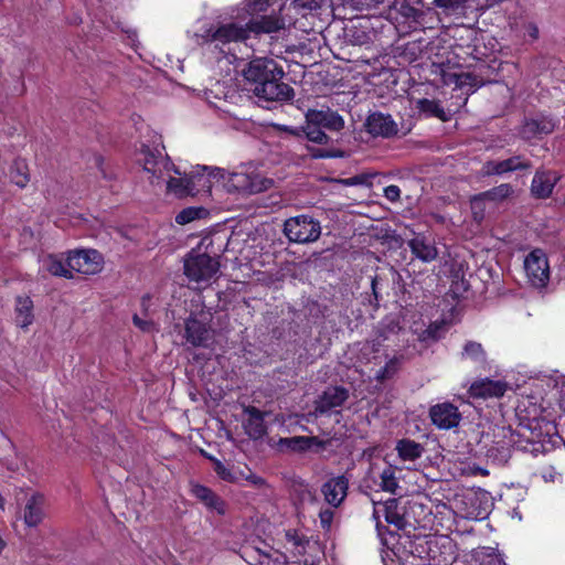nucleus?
Here are the masks:
<instances>
[{
    "label": "nucleus",
    "mask_w": 565,
    "mask_h": 565,
    "mask_svg": "<svg viewBox=\"0 0 565 565\" xmlns=\"http://www.w3.org/2000/svg\"><path fill=\"white\" fill-rule=\"evenodd\" d=\"M248 90L265 102H289L294 98V88L285 83V71L280 64L269 57L253 58L243 70Z\"/></svg>",
    "instance_id": "obj_1"
},
{
    "label": "nucleus",
    "mask_w": 565,
    "mask_h": 565,
    "mask_svg": "<svg viewBox=\"0 0 565 565\" xmlns=\"http://www.w3.org/2000/svg\"><path fill=\"white\" fill-rule=\"evenodd\" d=\"M407 330L401 324L395 317H384L375 327L372 337L373 353L381 350L398 353L406 340Z\"/></svg>",
    "instance_id": "obj_2"
},
{
    "label": "nucleus",
    "mask_w": 565,
    "mask_h": 565,
    "mask_svg": "<svg viewBox=\"0 0 565 565\" xmlns=\"http://www.w3.org/2000/svg\"><path fill=\"white\" fill-rule=\"evenodd\" d=\"M220 262L207 253H200L191 249L184 257L183 270L190 281L207 282L216 276L220 270Z\"/></svg>",
    "instance_id": "obj_3"
},
{
    "label": "nucleus",
    "mask_w": 565,
    "mask_h": 565,
    "mask_svg": "<svg viewBox=\"0 0 565 565\" xmlns=\"http://www.w3.org/2000/svg\"><path fill=\"white\" fill-rule=\"evenodd\" d=\"M284 234L291 243L316 242L321 235L320 222L303 214L289 217L284 223Z\"/></svg>",
    "instance_id": "obj_4"
},
{
    "label": "nucleus",
    "mask_w": 565,
    "mask_h": 565,
    "mask_svg": "<svg viewBox=\"0 0 565 565\" xmlns=\"http://www.w3.org/2000/svg\"><path fill=\"white\" fill-rule=\"evenodd\" d=\"M441 83L446 86L454 85V90L459 92L462 102L459 106H465L468 97L482 87L487 81L475 72H451L441 70Z\"/></svg>",
    "instance_id": "obj_5"
},
{
    "label": "nucleus",
    "mask_w": 565,
    "mask_h": 565,
    "mask_svg": "<svg viewBox=\"0 0 565 565\" xmlns=\"http://www.w3.org/2000/svg\"><path fill=\"white\" fill-rule=\"evenodd\" d=\"M67 266L72 273L96 275L104 268V256L96 249L71 250L67 254Z\"/></svg>",
    "instance_id": "obj_6"
},
{
    "label": "nucleus",
    "mask_w": 565,
    "mask_h": 565,
    "mask_svg": "<svg viewBox=\"0 0 565 565\" xmlns=\"http://www.w3.org/2000/svg\"><path fill=\"white\" fill-rule=\"evenodd\" d=\"M164 148H150L142 145L141 154L143 156V169L152 175V178L160 180L163 178L164 172L173 171L175 174L181 175L180 169L171 161L168 154H163Z\"/></svg>",
    "instance_id": "obj_7"
},
{
    "label": "nucleus",
    "mask_w": 565,
    "mask_h": 565,
    "mask_svg": "<svg viewBox=\"0 0 565 565\" xmlns=\"http://www.w3.org/2000/svg\"><path fill=\"white\" fill-rule=\"evenodd\" d=\"M524 269L531 284L535 287H545L550 279V266L546 254L535 248L525 257Z\"/></svg>",
    "instance_id": "obj_8"
},
{
    "label": "nucleus",
    "mask_w": 565,
    "mask_h": 565,
    "mask_svg": "<svg viewBox=\"0 0 565 565\" xmlns=\"http://www.w3.org/2000/svg\"><path fill=\"white\" fill-rule=\"evenodd\" d=\"M555 127L556 121L551 115L539 113L524 118L519 134L523 140L542 139L544 136L551 135Z\"/></svg>",
    "instance_id": "obj_9"
},
{
    "label": "nucleus",
    "mask_w": 565,
    "mask_h": 565,
    "mask_svg": "<svg viewBox=\"0 0 565 565\" xmlns=\"http://www.w3.org/2000/svg\"><path fill=\"white\" fill-rule=\"evenodd\" d=\"M265 182L266 180L255 171L248 172L247 169L243 168L241 171L230 174L227 186L230 191L253 194L266 190Z\"/></svg>",
    "instance_id": "obj_10"
},
{
    "label": "nucleus",
    "mask_w": 565,
    "mask_h": 565,
    "mask_svg": "<svg viewBox=\"0 0 565 565\" xmlns=\"http://www.w3.org/2000/svg\"><path fill=\"white\" fill-rule=\"evenodd\" d=\"M532 162L523 156H512L504 160H488L482 164L484 177L503 175L510 172L530 170Z\"/></svg>",
    "instance_id": "obj_11"
},
{
    "label": "nucleus",
    "mask_w": 565,
    "mask_h": 565,
    "mask_svg": "<svg viewBox=\"0 0 565 565\" xmlns=\"http://www.w3.org/2000/svg\"><path fill=\"white\" fill-rule=\"evenodd\" d=\"M366 132L373 137L392 138L397 135L398 126L390 114L371 113L364 122Z\"/></svg>",
    "instance_id": "obj_12"
},
{
    "label": "nucleus",
    "mask_w": 565,
    "mask_h": 565,
    "mask_svg": "<svg viewBox=\"0 0 565 565\" xmlns=\"http://www.w3.org/2000/svg\"><path fill=\"white\" fill-rule=\"evenodd\" d=\"M184 338L194 348H206L212 340V330L209 324L190 316L184 322Z\"/></svg>",
    "instance_id": "obj_13"
},
{
    "label": "nucleus",
    "mask_w": 565,
    "mask_h": 565,
    "mask_svg": "<svg viewBox=\"0 0 565 565\" xmlns=\"http://www.w3.org/2000/svg\"><path fill=\"white\" fill-rule=\"evenodd\" d=\"M559 181V175L550 170H537L531 182V195L537 200L548 199Z\"/></svg>",
    "instance_id": "obj_14"
},
{
    "label": "nucleus",
    "mask_w": 565,
    "mask_h": 565,
    "mask_svg": "<svg viewBox=\"0 0 565 565\" xmlns=\"http://www.w3.org/2000/svg\"><path fill=\"white\" fill-rule=\"evenodd\" d=\"M207 35L212 42L222 45L232 42H244L248 39L246 24L239 25L235 22L221 24L215 30H209Z\"/></svg>",
    "instance_id": "obj_15"
},
{
    "label": "nucleus",
    "mask_w": 565,
    "mask_h": 565,
    "mask_svg": "<svg viewBox=\"0 0 565 565\" xmlns=\"http://www.w3.org/2000/svg\"><path fill=\"white\" fill-rule=\"evenodd\" d=\"M306 119L309 124L321 126L331 131H340L344 128L343 117L329 107L322 109H309L306 113Z\"/></svg>",
    "instance_id": "obj_16"
},
{
    "label": "nucleus",
    "mask_w": 565,
    "mask_h": 565,
    "mask_svg": "<svg viewBox=\"0 0 565 565\" xmlns=\"http://www.w3.org/2000/svg\"><path fill=\"white\" fill-rule=\"evenodd\" d=\"M508 390V384L501 380L482 379L473 382L469 387V395L473 398H500Z\"/></svg>",
    "instance_id": "obj_17"
},
{
    "label": "nucleus",
    "mask_w": 565,
    "mask_h": 565,
    "mask_svg": "<svg viewBox=\"0 0 565 565\" xmlns=\"http://www.w3.org/2000/svg\"><path fill=\"white\" fill-rule=\"evenodd\" d=\"M349 398V391L342 386L328 387L316 401L313 415L326 414L340 407Z\"/></svg>",
    "instance_id": "obj_18"
},
{
    "label": "nucleus",
    "mask_w": 565,
    "mask_h": 565,
    "mask_svg": "<svg viewBox=\"0 0 565 565\" xmlns=\"http://www.w3.org/2000/svg\"><path fill=\"white\" fill-rule=\"evenodd\" d=\"M431 422L440 429H450L459 425L461 415L458 408L450 403H441L429 411Z\"/></svg>",
    "instance_id": "obj_19"
},
{
    "label": "nucleus",
    "mask_w": 565,
    "mask_h": 565,
    "mask_svg": "<svg viewBox=\"0 0 565 565\" xmlns=\"http://www.w3.org/2000/svg\"><path fill=\"white\" fill-rule=\"evenodd\" d=\"M285 20L277 14H262L252 18L246 23L248 36L253 33L255 35L269 34L285 29Z\"/></svg>",
    "instance_id": "obj_20"
},
{
    "label": "nucleus",
    "mask_w": 565,
    "mask_h": 565,
    "mask_svg": "<svg viewBox=\"0 0 565 565\" xmlns=\"http://www.w3.org/2000/svg\"><path fill=\"white\" fill-rule=\"evenodd\" d=\"M349 480L338 476L326 481L321 487L324 500L332 507H339L348 494Z\"/></svg>",
    "instance_id": "obj_21"
},
{
    "label": "nucleus",
    "mask_w": 565,
    "mask_h": 565,
    "mask_svg": "<svg viewBox=\"0 0 565 565\" xmlns=\"http://www.w3.org/2000/svg\"><path fill=\"white\" fill-rule=\"evenodd\" d=\"M412 254L424 263H430L438 257V250L434 239L425 234H416L407 242Z\"/></svg>",
    "instance_id": "obj_22"
},
{
    "label": "nucleus",
    "mask_w": 565,
    "mask_h": 565,
    "mask_svg": "<svg viewBox=\"0 0 565 565\" xmlns=\"http://www.w3.org/2000/svg\"><path fill=\"white\" fill-rule=\"evenodd\" d=\"M221 169H212L206 166H198L195 170L188 175L191 182L194 195L201 191H211L213 179L217 178Z\"/></svg>",
    "instance_id": "obj_23"
},
{
    "label": "nucleus",
    "mask_w": 565,
    "mask_h": 565,
    "mask_svg": "<svg viewBox=\"0 0 565 565\" xmlns=\"http://www.w3.org/2000/svg\"><path fill=\"white\" fill-rule=\"evenodd\" d=\"M45 498L43 494H32L23 510V521L26 526L35 527L44 519Z\"/></svg>",
    "instance_id": "obj_24"
},
{
    "label": "nucleus",
    "mask_w": 565,
    "mask_h": 565,
    "mask_svg": "<svg viewBox=\"0 0 565 565\" xmlns=\"http://www.w3.org/2000/svg\"><path fill=\"white\" fill-rule=\"evenodd\" d=\"M244 412L247 414V419L244 422L246 434L253 439H259L267 433L265 424V416L267 413L260 412L254 406L245 407Z\"/></svg>",
    "instance_id": "obj_25"
},
{
    "label": "nucleus",
    "mask_w": 565,
    "mask_h": 565,
    "mask_svg": "<svg viewBox=\"0 0 565 565\" xmlns=\"http://www.w3.org/2000/svg\"><path fill=\"white\" fill-rule=\"evenodd\" d=\"M192 494L200 500L209 510L223 515L226 512V503L210 488L194 483L191 487Z\"/></svg>",
    "instance_id": "obj_26"
},
{
    "label": "nucleus",
    "mask_w": 565,
    "mask_h": 565,
    "mask_svg": "<svg viewBox=\"0 0 565 565\" xmlns=\"http://www.w3.org/2000/svg\"><path fill=\"white\" fill-rule=\"evenodd\" d=\"M33 300L29 296H18L15 298V323L25 329L33 323Z\"/></svg>",
    "instance_id": "obj_27"
},
{
    "label": "nucleus",
    "mask_w": 565,
    "mask_h": 565,
    "mask_svg": "<svg viewBox=\"0 0 565 565\" xmlns=\"http://www.w3.org/2000/svg\"><path fill=\"white\" fill-rule=\"evenodd\" d=\"M374 512L373 516L377 520L379 519V507L382 508L384 512V516L387 523L395 525L398 529H402L405 525V520L403 515L398 512L397 505L398 501L396 499H388L384 503H376L374 502Z\"/></svg>",
    "instance_id": "obj_28"
},
{
    "label": "nucleus",
    "mask_w": 565,
    "mask_h": 565,
    "mask_svg": "<svg viewBox=\"0 0 565 565\" xmlns=\"http://www.w3.org/2000/svg\"><path fill=\"white\" fill-rule=\"evenodd\" d=\"M280 444L287 446L294 451H306L313 447L326 448L328 441L321 440L315 436H296L291 438H284Z\"/></svg>",
    "instance_id": "obj_29"
},
{
    "label": "nucleus",
    "mask_w": 565,
    "mask_h": 565,
    "mask_svg": "<svg viewBox=\"0 0 565 565\" xmlns=\"http://www.w3.org/2000/svg\"><path fill=\"white\" fill-rule=\"evenodd\" d=\"M395 450L402 460L414 461L423 456L425 448L415 440L403 438L397 441Z\"/></svg>",
    "instance_id": "obj_30"
},
{
    "label": "nucleus",
    "mask_w": 565,
    "mask_h": 565,
    "mask_svg": "<svg viewBox=\"0 0 565 565\" xmlns=\"http://www.w3.org/2000/svg\"><path fill=\"white\" fill-rule=\"evenodd\" d=\"M417 109L427 117H435L443 121H447L449 116L440 105L439 100L420 98L417 100Z\"/></svg>",
    "instance_id": "obj_31"
},
{
    "label": "nucleus",
    "mask_w": 565,
    "mask_h": 565,
    "mask_svg": "<svg viewBox=\"0 0 565 565\" xmlns=\"http://www.w3.org/2000/svg\"><path fill=\"white\" fill-rule=\"evenodd\" d=\"M45 269L55 277H63L66 279H73L74 275L67 266V262L64 263L57 255H49L44 260Z\"/></svg>",
    "instance_id": "obj_32"
},
{
    "label": "nucleus",
    "mask_w": 565,
    "mask_h": 565,
    "mask_svg": "<svg viewBox=\"0 0 565 565\" xmlns=\"http://www.w3.org/2000/svg\"><path fill=\"white\" fill-rule=\"evenodd\" d=\"M167 189L169 192H172L179 199L189 195H194L188 174H185V177L183 178L170 177L169 180L167 181Z\"/></svg>",
    "instance_id": "obj_33"
},
{
    "label": "nucleus",
    "mask_w": 565,
    "mask_h": 565,
    "mask_svg": "<svg viewBox=\"0 0 565 565\" xmlns=\"http://www.w3.org/2000/svg\"><path fill=\"white\" fill-rule=\"evenodd\" d=\"M514 193L513 186L509 183H501L487 191L481 192V196L487 202L501 203L508 200Z\"/></svg>",
    "instance_id": "obj_34"
},
{
    "label": "nucleus",
    "mask_w": 565,
    "mask_h": 565,
    "mask_svg": "<svg viewBox=\"0 0 565 565\" xmlns=\"http://www.w3.org/2000/svg\"><path fill=\"white\" fill-rule=\"evenodd\" d=\"M397 470L393 467H386L380 473V488L392 494H395L398 489V477L396 476Z\"/></svg>",
    "instance_id": "obj_35"
},
{
    "label": "nucleus",
    "mask_w": 565,
    "mask_h": 565,
    "mask_svg": "<svg viewBox=\"0 0 565 565\" xmlns=\"http://www.w3.org/2000/svg\"><path fill=\"white\" fill-rule=\"evenodd\" d=\"M207 213V210L203 206H189L177 214L175 222L180 225H185L195 220L205 217Z\"/></svg>",
    "instance_id": "obj_36"
},
{
    "label": "nucleus",
    "mask_w": 565,
    "mask_h": 565,
    "mask_svg": "<svg viewBox=\"0 0 565 565\" xmlns=\"http://www.w3.org/2000/svg\"><path fill=\"white\" fill-rule=\"evenodd\" d=\"M26 170L28 168L24 162L14 161V163L10 168V181L21 189L25 188L30 181Z\"/></svg>",
    "instance_id": "obj_37"
},
{
    "label": "nucleus",
    "mask_w": 565,
    "mask_h": 565,
    "mask_svg": "<svg viewBox=\"0 0 565 565\" xmlns=\"http://www.w3.org/2000/svg\"><path fill=\"white\" fill-rule=\"evenodd\" d=\"M401 365V359L397 355H393L387 362H385L384 366H381L375 371V380L379 382H384L391 377L398 371Z\"/></svg>",
    "instance_id": "obj_38"
},
{
    "label": "nucleus",
    "mask_w": 565,
    "mask_h": 565,
    "mask_svg": "<svg viewBox=\"0 0 565 565\" xmlns=\"http://www.w3.org/2000/svg\"><path fill=\"white\" fill-rule=\"evenodd\" d=\"M303 134L309 141L326 145L329 141V136L322 130L321 126H316L313 124H309L306 120V127L303 128Z\"/></svg>",
    "instance_id": "obj_39"
},
{
    "label": "nucleus",
    "mask_w": 565,
    "mask_h": 565,
    "mask_svg": "<svg viewBox=\"0 0 565 565\" xmlns=\"http://www.w3.org/2000/svg\"><path fill=\"white\" fill-rule=\"evenodd\" d=\"M308 153L313 159L344 158L345 152L335 148L308 147Z\"/></svg>",
    "instance_id": "obj_40"
},
{
    "label": "nucleus",
    "mask_w": 565,
    "mask_h": 565,
    "mask_svg": "<svg viewBox=\"0 0 565 565\" xmlns=\"http://www.w3.org/2000/svg\"><path fill=\"white\" fill-rule=\"evenodd\" d=\"M486 199L481 196V193L473 195L470 200V207L473 220L477 222H482L486 216Z\"/></svg>",
    "instance_id": "obj_41"
},
{
    "label": "nucleus",
    "mask_w": 565,
    "mask_h": 565,
    "mask_svg": "<svg viewBox=\"0 0 565 565\" xmlns=\"http://www.w3.org/2000/svg\"><path fill=\"white\" fill-rule=\"evenodd\" d=\"M295 7L306 9L310 13H318L319 10L323 8H329L331 4V0H295Z\"/></svg>",
    "instance_id": "obj_42"
},
{
    "label": "nucleus",
    "mask_w": 565,
    "mask_h": 565,
    "mask_svg": "<svg viewBox=\"0 0 565 565\" xmlns=\"http://www.w3.org/2000/svg\"><path fill=\"white\" fill-rule=\"evenodd\" d=\"M95 163L104 180L109 182L117 180V170L111 164L106 163L102 156L95 157Z\"/></svg>",
    "instance_id": "obj_43"
},
{
    "label": "nucleus",
    "mask_w": 565,
    "mask_h": 565,
    "mask_svg": "<svg viewBox=\"0 0 565 565\" xmlns=\"http://www.w3.org/2000/svg\"><path fill=\"white\" fill-rule=\"evenodd\" d=\"M211 461L214 463V470L217 473V476L228 482H236L238 479L234 473L226 468L220 460L212 456H206Z\"/></svg>",
    "instance_id": "obj_44"
},
{
    "label": "nucleus",
    "mask_w": 565,
    "mask_h": 565,
    "mask_svg": "<svg viewBox=\"0 0 565 565\" xmlns=\"http://www.w3.org/2000/svg\"><path fill=\"white\" fill-rule=\"evenodd\" d=\"M465 2L466 0H431L429 3L448 13L457 11Z\"/></svg>",
    "instance_id": "obj_45"
},
{
    "label": "nucleus",
    "mask_w": 565,
    "mask_h": 565,
    "mask_svg": "<svg viewBox=\"0 0 565 565\" xmlns=\"http://www.w3.org/2000/svg\"><path fill=\"white\" fill-rule=\"evenodd\" d=\"M541 477L545 482H561L562 473H559L554 467H546L541 470Z\"/></svg>",
    "instance_id": "obj_46"
},
{
    "label": "nucleus",
    "mask_w": 565,
    "mask_h": 565,
    "mask_svg": "<svg viewBox=\"0 0 565 565\" xmlns=\"http://www.w3.org/2000/svg\"><path fill=\"white\" fill-rule=\"evenodd\" d=\"M268 1L267 0H252L247 3L248 12L250 13H260L266 12L268 9Z\"/></svg>",
    "instance_id": "obj_47"
},
{
    "label": "nucleus",
    "mask_w": 565,
    "mask_h": 565,
    "mask_svg": "<svg viewBox=\"0 0 565 565\" xmlns=\"http://www.w3.org/2000/svg\"><path fill=\"white\" fill-rule=\"evenodd\" d=\"M384 196L395 203V202H398L399 199H401V189L399 186L395 185V184H391V185H387L384 188Z\"/></svg>",
    "instance_id": "obj_48"
},
{
    "label": "nucleus",
    "mask_w": 565,
    "mask_h": 565,
    "mask_svg": "<svg viewBox=\"0 0 565 565\" xmlns=\"http://www.w3.org/2000/svg\"><path fill=\"white\" fill-rule=\"evenodd\" d=\"M134 324L143 332H150L153 328V322L150 320H145L140 318L137 313L132 316Z\"/></svg>",
    "instance_id": "obj_49"
},
{
    "label": "nucleus",
    "mask_w": 565,
    "mask_h": 565,
    "mask_svg": "<svg viewBox=\"0 0 565 565\" xmlns=\"http://www.w3.org/2000/svg\"><path fill=\"white\" fill-rule=\"evenodd\" d=\"M333 511L326 509L320 512L319 518L323 529H329L333 520Z\"/></svg>",
    "instance_id": "obj_50"
},
{
    "label": "nucleus",
    "mask_w": 565,
    "mask_h": 565,
    "mask_svg": "<svg viewBox=\"0 0 565 565\" xmlns=\"http://www.w3.org/2000/svg\"><path fill=\"white\" fill-rule=\"evenodd\" d=\"M462 353H467V354L483 353V349L480 343L469 341L465 344Z\"/></svg>",
    "instance_id": "obj_51"
},
{
    "label": "nucleus",
    "mask_w": 565,
    "mask_h": 565,
    "mask_svg": "<svg viewBox=\"0 0 565 565\" xmlns=\"http://www.w3.org/2000/svg\"><path fill=\"white\" fill-rule=\"evenodd\" d=\"M369 35L367 33H365L364 31H361V32H354L352 35H351V42L353 44H358V45H362V44H365L367 43L369 41Z\"/></svg>",
    "instance_id": "obj_52"
},
{
    "label": "nucleus",
    "mask_w": 565,
    "mask_h": 565,
    "mask_svg": "<svg viewBox=\"0 0 565 565\" xmlns=\"http://www.w3.org/2000/svg\"><path fill=\"white\" fill-rule=\"evenodd\" d=\"M377 285H379V280H377V277L375 276L371 280V288H372V295H373L374 300L370 301L371 305H373L375 308L379 307V301H380V294L377 290Z\"/></svg>",
    "instance_id": "obj_53"
},
{
    "label": "nucleus",
    "mask_w": 565,
    "mask_h": 565,
    "mask_svg": "<svg viewBox=\"0 0 565 565\" xmlns=\"http://www.w3.org/2000/svg\"><path fill=\"white\" fill-rule=\"evenodd\" d=\"M525 31H526L527 36L532 41H535L539 39V34H540L539 26L534 22H529L525 25Z\"/></svg>",
    "instance_id": "obj_54"
},
{
    "label": "nucleus",
    "mask_w": 565,
    "mask_h": 565,
    "mask_svg": "<svg viewBox=\"0 0 565 565\" xmlns=\"http://www.w3.org/2000/svg\"><path fill=\"white\" fill-rule=\"evenodd\" d=\"M437 332H438V328H431L429 327L428 329H426L423 333V340L426 341L427 339H431L433 341H436L437 340Z\"/></svg>",
    "instance_id": "obj_55"
},
{
    "label": "nucleus",
    "mask_w": 565,
    "mask_h": 565,
    "mask_svg": "<svg viewBox=\"0 0 565 565\" xmlns=\"http://www.w3.org/2000/svg\"><path fill=\"white\" fill-rule=\"evenodd\" d=\"M252 483L254 484H258V483H262L263 482V479L259 478V477H256V476H249L247 478Z\"/></svg>",
    "instance_id": "obj_56"
},
{
    "label": "nucleus",
    "mask_w": 565,
    "mask_h": 565,
    "mask_svg": "<svg viewBox=\"0 0 565 565\" xmlns=\"http://www.w3.org/2000/svg\"><path fill=\"white\" fill-rule=\"evenodd\" d=\"M454 559H455V557H452V556L449 558L445 557L441 563H443V565H450Z\"/></svg>",
    "instance_id": "obj_57"
},
{
    "label": "nucleus",
    "mask_w": 565,
    "mask_h": 565,
    "mask_svg": "<svg viewBox=\"0 0 565 565\" xmlns=\"http://www.w3.org/2000/svg\"><path fill=\"white\" fill-rule=\"evenodd\" d=\"M284 130H285V131H288L289 134L296 135V131H295L292 128H290V127H286V126H285V127H284Z\"/></svg>",
    "instance_id": "obj_58"
},
{
    "label": "nucleus",
    "mask_w": 565,
    "mask_h": 565,
    "mask_svg": "<svg viewBox=\"0 0 565 565\" xmlns=\"http://www.w3.org/2000/svg\"><path fill=\"white\" fill-rule=\"evenodd\" d=\"M4 509V499L3 497L0 494V510H3Z\"/></svg>",
    "instance_id": "obj_59"
},
{
    "label": "nucleus",
    "mask_w": 565,
    "mask_h": 565,
    "mask_svg": "<svg viewBox=\"0 0 565 565\" xmlns=\"http://www.w3.org/2000/svg\"><path fill=\"white\" fill-rule=\"evenodd\" d=\"M495 561H497V565H507L505 562L503 561V558H501V557H498Z\"/></svg>",
    "instance_id": "obj_60"
},
{
    "label": "nucleus",
    "mask_w": 565,
    "mask_h": 565,
    "mask_svg": "<svg viewBox=\"0 0 565 565\" xmlns=\"http://www.w3.org/2000/svg\"><path fill=\"white\" fill-rule=\"evenodd\" d=\"M149 300H150V296L149 295L143 296L142 299H141L142 305H145Z\"/></svg>",
    "instance_id": "obj_61"
}]
</instances>
